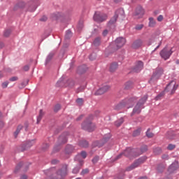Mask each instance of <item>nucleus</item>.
Listing matches in <instances>:
<instances>
[{
    "mask_svg": "<svg viewBox=\"0 0 179 179\" xmlns=\"http://www.w3.org/2000/svg\"><path fill=\"white\" fill-rule=\"evenodd\" d=\"M164 95V92H162V94H159V95H157V96L156 97L157 100H159L160 97Z\"/></svg>",
    "mask_w": 179,
    "mask_h": 179,
    "instance_id": "nucleus-57",
    "label": "nucleus"
},
{
    "mask_svg": "<svg viewBox=\"0 0 179 179\" xmlns=\"http://www.w3.org/2000/svg\"><path fill=\"white\" fill-rule=\"evenodd\" d=\"M107 34H108V31L107 29H105L103 33H102V35L103 36H106Z\"/></svg>",
    "mask_w": 179,
    "mask_h": 179,
    "instance_id": "nucleus-51",
    "label": "nucleus"
},
{
    "mask_svg": "<svg viewBox=\"0 0 179 179\" xmlns=\"http://www.w3.org/2000/svg\"><path fill=\"white\" fill-rule=\"evenodd\" d=\"M89 173V170L87 169H83L81 173H80V175L81 176H84V175H86Z\"/></svg>",
    "mask_w": 179,
    "mask_h": 179,
    "instance_id": "nucleus-42",
    "label": "nucleus"
},
{
    "mask_svg": "<svg viewBox=\"0 0 179 179\" xmlns=\"http://www.w3.org/2000/svg\"><path fill=\"white\" fill-rule=\"evenodd\" d=\"M139 155L140 154H135V150H132L131 149V148H128L123 152L120 153L118 156H117L116 160L121 159V157H122V155H124L125 157H129V159H134V157H136V156Z\"/></svg>",
    "mask_w": 179,
    "mask_h": 179,
    "instance_id": "nucleus-3",
    "label": "nucleus"
},
{
    "mask_svg": "<svg viewBox=\"0 0 179 179\" xmlns=\"http://www.w3.org/2000/svg\"><path fill=\"white\" fill-rule=\"evenodd\" d=\"M131 87H132V82L128 81L124 84V89L129 90Z\"/></svg>",
    "mask_w": 179,
    "mask_h": 179,
    "instance_id": "nucleus-28",
    "label": "nucleus"
},
{
    "mask_svg": "<svg viewBox=\"0 0 179 179\" xmlns=\"http://www.w3.org/2000/svg\"><path fill=\"white\" fill-rule=\"evenodd\" d=\"M52 164H57V163H59V161L57 160V159H53V160L52 161Z\"/></svg>",
    "mask_w": 179,
    "mask_h": 179,
    "instance_id": "nucleus-59",
    "label": "nucleus"
},
{
    "mask_svg": "<svg viewBox=\"0 0 179 179\" xmlns=\"http://www.w3.org/2000/svg\"><path fill=\"white\" fill-rule=\"evenodd\" d=\"M82 128L83 129L90 132L93 131L96 129L95 124L92 123V117L86 119V120L82 124Z\"/></svg>",
    "mask_w": 179,
    "mask_h": 179,
    "instance_id": "nucleus-4",
    "label": "nucleus"
},
{
    "mask_svg": "<svg viewBox=\"0 0 179 179\" xmlns=\"http://www.w3.org/2000/svg\"><path fill=\"white\" fill-rule=\"evenodd\" d=\"M29 69V65H26V66H24V68H23V70H24V71H28Z\"/></svg>",
    "mask_w": 179,
    "mask_h": 179,
    "instance_id": "nucleus-53",
    "label": "nucleus"
},
{
    "mask_svg": "<svg viewBox=\"0 0 179 179\" xmlns=\"http://www.w3.org/2000/svg\"><path fill=\"white\" fill-rule=\"evenodd\" d=\"M75 83L73 80H67V85L66 86H69L70 87H73Z\"/></svg>",
    "mask_w": 179,
    "mask_h": 179,
    "instance_id": "nucleus-31",
    "label": "nucleus"
},
{
    "mask_svg": "<svg viewBox=\"0 0 179 179\" xmlns=\"http://www.w3.org/2000/svg\"><path fill=\"white\" fill-rule=\"evenodd\" d=\"M163 73L164 70L162 68L156 69L150 82L158 80Z\"/></svg>",
    "mask_w": 179,
    "mask_h": 179,
    "instance_id": "nucleus-12",
    "label": "nucleus"
},
{
    "mask_svg": "<svg viewBox=\"0 0 179 179\" xmlns=\"http://www.w3.org/2000/svg\"><path fill=\"white\" fill-rule=\"evenodd\" d=\"M71 37H72L71 31L67 30V31H66V36H65L66 40H69Z\"/></svg>",
    "mask_w": 179,
    "mask_h": 179,
    "instance_id": "nucleus-25",
    "label": "nucleus"
},
{
    "mask_svg": "<svg viewBox=\"0 0 179 179\" xmlns=\"http://www.w3.org/2000/svg\"><path fill=\"white\" fill-rule=\"evenodd\" d=\"M124 123V118H120L119 120L115 122V124L116 127H119Z\"/></svg>",
    "mask_w": 179,
    "mask_h": 179,
    "instance_id": "nucleus-26",
    "label": "nucleus"
},
{
    "mask_svg": "<svg viewBox=\"0 0 179 179\" xmlns=\"http://www.w3.org/2000/svg\"><path fill=\"white\" fill-rule=\"evenodd\" d=\"M51 57H52V56L49 55L48 57V59H47V62L50 61V59H51Z\"/></svg>",
    "mask_w": 179,
    "mask_h": 179,
    "instance_id": "nucleus-63",
    "label": "nucleus"
},
{
    "mask_svg": "<svg viewBox=\"0 0 179 179\" xmlns=\"http://www.w3.org/2000/svg\"><path fill=\"white\" fill-rule=\"evenodd\" d=\"M83 27V22H80L78 24V29L79 30H81L82 28Z\"/></svg>",
    "mask_w": 179,
    "mask_h": 179,
    "instance_id": "nucleus-47",
    "label": "nucleus"
},
{
    "mask_svg": "<svg viewBox=\"0 0 179 179\" xmlns=\"http://www.w3.org/2000/svg\"><path fill=\"white\" fill-rule=\"evenodd\" d=\"M22 129V126L19 125L17 128V130L15 131V132L14 133V136L15 138H17V135L19 134L20 130Z\"/></svg>",
    "mask_w": 179,
    "mask_h": 179,
    "instance_id": "nucleus-29",
    "label": "nucleus"
},
{
    "mask_svg": "<svg viewBox=\"0 0 179 179\" xmlns=\"http://www.w3.org/2000/svg\"><path fill=\"white\" fill-rule=\"evenodd\" d=\"M145 160H146L145 157H143L139 158L138 159L135 161L131 165L128 166L126 169V171H133L134 169H136V167H138V166H140V164H142V163H144V162H145Z\"/></svg>",
    "mask_w": 179,
    "mask_h": 179,
    "instance_id": "nucleus-7",
    "label": "nucleus"
},
{
    "mask_svg": "<svg viewBox=\"0 0 179 179\" xmlns=\"http://www.w3.org/2000/svg\"><path fill=\"white\" fill-rule=\"evenodd\" d=\"M67 169L68 166L66 164L63 165L62 169H59V171H57L55 168H51L46 171V174L50 178L55 179H62L67 175Z\"/></svg>",
    "mask_w": 179,
    "mask_h": 179,
    "instance_id": "nucleus-1",
    "label": "nucleus"
},
{
    "mask_svg": "<svg viewBox=\"0 0 179 179\" xmlns=\"http://www.w3.org/2000/svg\"><path fill=\"white\" fill-rule=\"evenodd\" d=\"M146 136L148 138H152V137H153L154 134L152 133H151L149 130H148V131L146 133Z\"/></svg>",
    "mask_w": 179,
    "mask_h": 179,
    "instance_id": "nucleus-44",
    "label": "nucleus"
},
{
    "mask_svg": "<svg viewBox=\"0 0 179 179\" xmlns=\"http://www.w3.org/2000/svg\"><path fill=\"white\" fill-rule=\"evenodd\" d=\"M143 27V24H137L135 27V29L136 30H142Z\"/></svg>",
    "mask_w": 179,
    "mask_h": 179,
    "instance_id": "nucleus-38",
    "label": "nucleus"
},
{
    "mask_svg": "<svg viewBox=\"0 0 179 179\" xmlns=\"http://www.w3.org/2000/svg\"><path fill=\"white\" fill-rule=\"evenodd\" d=\"M83 115H80V117H78L76 119V120H77V121H80V120H81V119H83Z\"/></svg>",
    "mask_w": 179,
    "mask_h": 179,
    "instance_id": "nucleus-62",
    "label": "nucleus"
},
{
    "mask_svg": "<svg viewBox=\"0 0 179 179\" xmlns=\"http://www.w3.org/2000/svg\"><path fill=\"white\" fill-rule=\"evenodd\" d=\"M99 160V157L96 156L92 159V163H97Z\"/></svg>",
    "mask_w": 179,
    "mask_h": 179,
    "instance_id": "nucleus-45",
    "label": "nucleus"
},
{
    "mask_svg": "<svg viewBox=\"0 0 179 179\" xmlns=\"http://www.w3.org/2000/svg\"><path fill=\"white\" fill-rule=\"evenodd\" d=\"M93 44L94 46H99L101 45V38L97 37L94 39Z\"/></svg>",
    "mask_w": 179,
    "mask_h": 179,
    "instance_id": "nucleus-22",
    "label": "nucleus"
},
{
    "mask_svg": "<svg viewBox=\"0 0 179 179\" xmlns=\"http://www.w3.org/2000/svg\"><path fill=\"white\" fill-rule=\"evenodd\" d=\"M28 10L30 12H34L36 9V1H31L29 2Z\"/></svg>",
    "mask_w": 179,
    "mask_h": 179,
    "instance_id": "nucleus-17",
    "label": "nucleus"
},
{
    "mask_svg": "<svg viewBox=\"0 0 179 179\" xmlns=\"http://www.w3.org/2000/svg\"><path fill=\"white\" fill-rule=\"evenodd\" d=\"M118 69V64L117 62L112 63L110 66V71L115 72Z\"/></svg>",
    "mask_w": 179,
    "mask_h": 179,
    "instance_id": "nucleus-19",
    "label": "nucleus"
},
{
    "mask_svg": "<svg viewBox=\"0 0 179 179\" xmlns=\"http://www.w3.org/2000/svg\"><path fill=\"white\" fill-rule=\"evenodd\" d=\"M178 85L175 80H171L165 89V92H170L171 94H173L176 90L178 89Z\"/></svg>",
    "mask_w": 179,
    "mask_h": 179,
    "instance_id": "nucleus-9",
    "label": "nucleus"
},
{
    "mask_svg": "<svg viewBox=\"0 0 179 179\" xmlns=\"http://www.w3.org/2000/svg\"><path fill=\"white\" fill-rule=\"evenodd\" d=\"M21 166H22V164H18V165L16 166V168H15V172H17V171L19 170V169H20Z\"/></svg>",
    "mask_w": 179,
    "mask_h": 179,
    "instance_id": "nucleus-55",
    "label": "nucleus"
},
{
    "mask_svg": "<svg viewBox=\"0 0 179 179\" xmlns=\"http://www.w3.org/2000/svg\"><path fill=\"white\" fill-rule=\"evenodd\" d=\"M20 179H27V176H25V175H22V176L20 177Z\"/></svg>",
    "mask_w": 179,
    "mask_h": 179,
    "instance_id": "nucleus-61",
    "label": "nucleus"
},
{
    "mask_svg": "<svg viewBox=\"0 0 179 179\" xmlns=\"http://www.w3.org/2000/svg\"><path fill=\"white\" fill-rule=\"evenodd\" d=\"M4 125H5V124L3 123V122L0 121V129H1L2 127H3Z\"/></svg>",
    "mask_w": 179,
    "mask_h": 179,
    "instance_id": "nucleus-60",
    "label": "nucleus"
},
{
    "mask_svg": "<svg viewBox=\"0 0 179 179\" xmlns=\"http://www.w3.org/2000/svg\"><path fill=\"white\" fill-rule=\"evenodd\" d=\"M141 131V128L137 129L136 130H135L133 132V136H134V137L138 136V135H140Z\"/></svg>",
    "mask_w": 179,
    "mask_h": 179,
    "instance_id": "nucleus-30",
    "label": "nucleus"
},
{
    "mask_svg": "<svg viewBox=\"0 0 179 179\" xmlns=\"http://www.w3.org/2000/svg\"><path fill=\"white\" fill-rule=\"evenodd\" d=\"M65 82V80L64 78V77L60 78V80L57 82V83L59 84V86H62L63 83Z\"/></svg>",
    "mask_w": 179,
    "mask_h": 179,
    "instance_id": "nucleus-37",
    "label": "nucleus"
},
{
    "mask_svg": "<svg viewBox=\"0 0 179 179\" xmlns=\"http://www.w3.org/2000/svg\"><path fill=\"white\" fill-rule=\"evenodd\" d=\"M79 145L83 148H87V147H88V142L86 141H80L79 142Z\"/></svg>",
    "mask_w": 179,
    "mask_h": 179,
    "instance_id": "nucleus-24",
    "label": "nucleus"
},
{
    "mask_svg": "<svg viewBox=\"0 0 179 179\" xmlns=\"http://www.w3.org/2000/svg\"><path fill=\"white\" fill-rule=\"evenodd\" d=\"M163 19H164V17H163V15H160L157 17V20H158L159 22L162 21Z\"/></svg>",
    "mask_w": 179,
    "mask_h": 179,
    "instance_id": "nucleus-52",
    "label": "nucleus"
},
{
    "mask_svg": "<svg viewBox=\"0 0 179 179\" xmlns=\"http://www.w3.org/2000/svg\"><path fill=\"white\" fill-rule=\"evenodd\" d=\"M73 150V147L71 145H69L67 146V148H66V152L67 153L71 152Z\"/></svg>",
    "mask_w": 179,
    "mask_h": 179,
    "instance_id": "nucleus-39",
    "label": "nucleus"
},
{
    "mask_svg": "<svg viewBox=\"0 0 179 179\" xmlns=\"http://www.w3.org/2000/svg\"><path fill=\"white\" fill-rule=\"evenodd\" d=\"M47 20H48V18H47L46 16H43V17H42L40 19V20H41V21H43V22L46 21Z\"/></svg>",
    "mask_w": 179,
    "mask_h": 179,
    "instance_id": "nucleus-56",
    "label": "nucleus"
},
{
    "mask_svg": "<svg viewBox=\"0 0 179 179\" xmlns=\"http://www.w3.org/2000/svg\"><path fill=\"white\" fill-rule=\"evenodd\" d=\"M166 138H167L168 139H169V140H172V139H173L174 136L173 135L172 133L169 132V133H167V134H166Z\"/></svg>",
    "mask_w": 179,
    "mask_h": 179,
    "instance_id": "nucleus-34",
    "label": "nucleus"
},
{
    "mask_svg": "<svg viewBox=\"0 0 179 179\" xmlns=\"http://www.w3.org/2000/svg\"><path fill=\"white\" fill-rule=\"evenodd\" d=\"M141 150V152H145L148 150L147 145L142 146Z\"/></svg>",
    "mask_w": 179,
    "mask_h": 179,
    "instance_id": "nucleus-49",
    "label": "nucleus"
},
{
    "mask_svg": "<svg viewBox=\"0 0 179 179\" xmlns=\"http://www.w3.org/2000/svg\"><path fill=\"white\" fill-rule=\"evenodd\" d=\"M162 159H164V160H168V159H169L168 155H164L162 156Z\"/></svg>",
    "mask_w": 179,
    "mask_h": 179,
    "instance_id": "nucleus-54",
    "label": "nucleus"
},
{
    "mask_svg": "<svg viewBox=\"0 0 179 179\" xmlns=\"http://www.w3.org/2000/svg\"><path fill=\"white\" fill-rule=\"evenodd\" d=\"M43 115H44V113H43V110H41L39 115H38V117L37 118V124H38L41 122V119H42Z\"/></svg>",
    "mask_w": 179,
    "mask_h": 179,
    "instance_id": "nucleus-27",
    "label": "nucleus"
},
{
    "mask_svg": "<svg viewBox=\"0 0 179 179\" xmlns=\"http://www.w3.org/2000/svg\"><path fill=\"white\" fill-rule=\"evenodd\" d=\"M136 101V98H126L125 99H123V101H121L119 106L121 108L127 107V108H129L134 106V102Z\"/></svg>",
    "mask_w": 179,
    "mask_h": 179,
    "instance_id": "nucleus-6",
    "label": "nucleus"
},
{
    "mask_svg": "<svg viewBox=\"0 0 179 179\" xmlns=\"http://www.w3.org/2000/svg\"><path fill=\"white\" fill-rule=\"evenodd\" d=\"M59 141L62 143H65L67 141V138L65 136V135H62L60 137H59Z\"/></svg>",
    "mask_w": 179,
    "mask_h": 179,
    "instance_id": "nucleus-23",
    "label": "nucleus"
},
{
    "mask_svg": "<svg viewBox=\"0 0 179 179\" xmlns=\"http://www.w3.org/2000/svg\"><path fill=\"white\" fill-rule=\"evenodd\" d=\"M93 18H94V20L97 22L98 23H101V22H103L107 20L108 16L107 15L103 13L97 11V12H95Z\"/></svg>",
    "mask_w": 179,
    "mask_h": 179,
    "instance_id": "nucleus-8",
    "label": "nucleus"
},
{
    "mask_svg": "<svg viewBox=\"0 0 179 179\" xmlns=\"http://www.w3.org/2000/svg\"><path fill=\"white\" fill-rule=\"evenodd\" d=\"M53 16L56 18V19H59L61 17H63L64 15L61 13H56L55 14L53 15Z\"/></svg>",
    "mask_w": 179,
    "mask_h": 179,
    "instance_id": "nucleus-33",
    "label": "nucleus"
},
{
    "mask_svg": "<svg viewBox=\"0 0 179 179\" xmlns=\"http://www.w3.org/2000/svg\"><path fill=\"white\" fill-rule=\"evenodd\" d=\"M79 171H80V168L76 167V168H74V169H73L72 173H73V174H78V173H79Z\"/></svg>",
    "mask_w": 179,
    "mask_h": 179,
    "instance_id": "nucleus-36",
    "label": "nucleus"
},
{
    "mask_svg": "<svg viewBox=\"0 0 179 179\" xmlns=\"http://www.w3.org/2000/svg\"><path fill=\"white\" fill-rule=\"evenodd\" d=\"M76 103L79 105L81 106L83 103V98H78V99H76Z\"/></svg>",
    "mask_w": 179,
    "mask_h": 179,
    "instance_id": "nucleus-35",
    "label": "nucleus"
},
{
    "mask_svg": "<svg viewBox=\"0 0 179 179\" xmlns=\"http://www.w3.org/2000/svg\"><path fill=\"white\" fill-rule=\"evenodd\" d=\"M177 169H178V162H174L169 166L168 171L170 173H173L175 171L177 170Z\"/></svg>",
    "mask_w": 179,
    "mask_h": 179,
    "instance_id": "nucleus-15",
    "label": "nucleus"
},
{
    "mask_svg": "<svg viewBox=\"0 0 179 179\" xmlns=\"http://www.w3.org/2000/svg\"><path fill=\"white\" fill-rule=\"evenodd\" d=\"M138 179H148V178L146 177H141V178H140Z\"/></svg>",
    "mask_w": 179,
    "mask_h": 179,
    "instance_id": "nucleus-64",
    "label": "nucleus"
},
{
    "mask_svg": "<svg viewBox=\"0 0 179 179\" xmlns=\"http://www.w3.org/2000/svg\"><path fill=\"white\" fill-rule=\"evenodd\" d=\"M176 148L175 145L173 144H169V146L167 147L168 150H172Z\"/></svg>",
    "mask_w": 179,
    "mask_h": 179,
    "instance_id": "nucleus-46",
    "label": "nucleus"
},
{
    "mask_svg": "<svg viewBox=\"0 0 179 179\" xmlns=\"http://www.w3.org/2000/svg\"><path fill=\"white\" fill-rule=\"evenodd\" d=\"M124 11L122 9H119L118 10H117L115 12V15L110 19V20L108 22V26L111 27L113 26V24H115L117 18L119 17L120 15H124Z\"/></svg>",
    "mask_w": 179,
    "mask_h": 179,
    "instance_id": "nucleus-10",
    "label": "nucleus"
},
{
    "mask_svg": "<svg viewBox=\"0 0 179 179\" xmlns=\"http://www.w3.org/2000/svg\"><path fill=\"white\" fill-rule=\"evenodd\" d=\"M144 10L143 9V8L141 6H138L136 9V12L134 13V16L135 18H141L143 17V15H144Z\"/></svg>",
    "mask_w": 179,
    "mask_h": 179,
    "instance_id": "nucleus-14",
    "label": "nucleus"
},
{
    "mask_svg": "<svg viewBox=\"0 0 179 179\" xmlns=\"http://www.w3.org/2000/svg\"><path fill=\"white\" fill-rule=\"evenodd\" d=\"M156 22L153 17L149 18V27H155Z\"/></svg>",
    "mask_w": 179,
    "mask_h": 179,
    "instance_id": "nucleus-20",
    "label": "nucleus"
},
{
    "mask_svg": "<svg viewBox=\"0 0 179 179\" xmlns=\"http://www.w3.org/2000/svg\"><path fill=\"white\" fill-rule=\"evenodd\" d=\"M19 6L20 8H23V7L25 6V3L24 2H21V3H19Z\"/></svg>",
    "mask_w": 179,
    "mask_h": 179,
    "instance_id": "nucleus-58",
    "label": "nucleus"
},
{
    "mask_svg": "<svg viewBox=\"0 0 179 179\" xmlns=\"http://www.w3.org/2000/svg\"><path fill=\"white\" fill-rule=\"evenodd\" d=\"M17 80H18V77L17 76H13V77L9 78V80L10 82H15V81H17Z\"/></svg>",
    "mask_w": 179,
    "mask_h": 179,
    "instance_id": "nucleus-41",
    "label": "nucleus"
},
{
    "mask_svg": "<svg viewBox=\"0 0 179 179\" xmlns=\"http://www.w3.org/2000/svg\"><path fill=\"white\" fill-rule=\"evenodd\" d=\"M8 85V82L6 81V82L3 83L2 85H1V86H2V87H3V89H5V88L7 87Z\"/></svg>",
    "mask_w": 179,
    "mask_h": 179,
    "instance_id": "nucleus-50",
    "label": "nucleus"
},
{
    "mask_svg": "<svg viewBox=\"0 0 179 179\" xmlns=\"http://www.w3.org/2000/svg\"><path fill=\"white\" fill-rule=\"evenodd\" d=\"M127 41L123 37L117 38L115 43L109 45L108 49H113V51L117 50L120 48H122L125 45Z\"/></svg>",
    "mask_w": 179,
    "mask_h": 179,
    "instance_id": "nucleus-2",
    "label": "nucleus"
},
{
    "mask_svg": "<svg viewBox=\"0 0 179 179\" xmlns=\"http://www.w3.org/2000/svg\"><path fill=\"white\" fill-rule=\"evenodd\" d=\"M143 45V41L141 39H138L134 42L132 44V48L134 49H138Z\"/></svg>",
    "mask_w": 179,
    "mask_h": 179,
    "instance_id": "nucleus-16",
    "label": "nucleus"
},
{
    "mask_svg": "<svg viewBox=\"0 0 179 179\" xmlns=\"http://www.w3.org/2000/svg\"><path fill=\"white\" fill-rule=\"evenodd\" d=\"M10 34V29H7L4 31V36L5 37H8Z\"/></svg>",
    "mask_w": 179,
    "mask_h": 179,
    "instance_id": "nucleus-40",
    "label": "nucleus"
},
{
    "mask_svg": "<svg viewBox=\"0 0 179 179\" xmlns=\"http://www.w3.org/2000/svg\"><path fill=\"white\" fill-rule=\"evenodd\" d=\"M143 68V64L141 61H138L134 68V71L136 73L140 72Z\"/></svg>",
    "mask_w": 179,
    "mask_h": 179,
    "instance_id": "nucleus-18",
    "label": "nucleus"
},
{
    "mask_svg": "<svg viewBox=\"0 0 179 179\" xmlns=\"http://www.w3.org/2000/svg\"><path fill=\"white\" fill-rule=\"evenodd\" d=\"M148 95H144L141 99L138 101V103L136 104L135 108L133 110L134 114H138L141 113V109L143 108V105L145 103V102L147 101Z\"/></svg>",
    "mask_w": 179,
    "mask_h": 179,
    "instance_id": "nucleus-5",
    "label": "nucleus"
},
{
    "mask_svg": "<svg viewBox=\"0 0 179 179\" xmlns=\"http://www.w3.org/2000/svg\"><path fill=\"white\" fill-rule=\"evenodd\" d=\"M173 52L171 50H168L166 47H165L161 52L160 56L165 61L169 59L172 55Z\"/></svg>",
    "mask_w": 179,
    "mask_h": 179,
    "instance_id": "nucleus-11",
    "label": "nucleus"
},
{
    "mask_svg": "<svg viewBox=\"0 0 179 179\" xmlns=\"http://www.w3.org/2000/svg\"><path fill=\"white\" fill-rule=\"evenodd\" d=\"M80 155L83 157V159H86V157H87V152L85 151H82L80 152Z\"/></svg>",
    "mask_w": 179,
    "mask_h": 179,
    "instance_id": "nucleus-43",
    "label": "nucleus"
},
{
    "mask_svg": "<svg viewBox=\"0 0 179 179\" xmlns=\"http://www.w3.org/2000/svg\"><path fill=\"white\" fill-rule=\"evenodd\" d=\"M162 150L160 148H156L154 149V153L155 155H159L160 153H162Z\"/></svg>",
    "mask_w": 179,
    "mask_h": 179,
    "instance_id": "nucleus-32",
    "label": "nucleus"
},
{
    "mask_svg": "<svg viewBox=\"0 0 179 179\" xmlns=\"http://www.w3.org/2000/svg\"><path fill=\"white\" fill-rule=\"evenodd\" d=\"M60 109H61V106H60L59 104H57V105L55 107V112H58Z\"/></svg>",
    "mask_w": 179,
    "mask_h": 179,
    "instance_id": "nucleus-48",
    "label": "nucleus"
},
{
    "mask_svg": "<svg viewBox=\"0 0 179 179\" xmlns=\"http://www.w3.org/2000/svg\"><path fill=\"white\" fill-rule=\"evenodd\" d=\"M110 89V87L109 85H103L101 87H100L99 90H97L96 92H94V95L95 96L102 95L106 92H107L108 91H109Z\"/></svg>",
    "mask_w": 179,
    "mask_h": 179,
    "instance_id": "nucleus-13",
    "label": "nucleus"
},
{
    "mask_svg": "<svg viewBox=\"0 0 179 179\" xmlns=\"http://www.w3.org/2000/svg\"><path fill=\"white\" fill-rule=\"evenodd\" d=\"M34 144H35V141L34 140L29 141H27V143L24 145L25 146L24 149L30 148V147H31Z\"/></svg>",
    "mask_w": 179,
    "mask_h": 179,
    "instance_id": "nucleus-21",
    "label": "nucleus"
}]
</instances>
